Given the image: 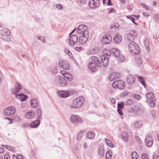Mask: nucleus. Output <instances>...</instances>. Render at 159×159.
I'll use <instances>...</instances> for the list:
<instances>
[{"instance_id": "42", "label": "nucleus", "mask_w": 159, "mask_h": 159, "mask_svg": "<svg viewBox=\"0 0 159 159\" xmlns=\"http://www.w3.org/2000/svg\"><path fill=\"white\" fill-rule=\"evenodd\" d=\"M1 35L2 36V38H3V40L7 42H9L10 41V38L9 36L3 34H1Z\"/></svg>"}, {"instance_id": "64", "label": "nucleus", "mask_w": 159, "mask_h": 159, "mask_svg": "<svg viewBox=\"0 0 159 159\" xmlns=\"http://www.w3.org/2000/svg\"><path fill=\"white\" fill-rule=\"evenodd\" d=\"M4 159H10V157L9 155L7 154H6L4 155Z\"/></svg>"}, {"instance_id": "23", "label": "nucleus", "mask_w": 159, "mask_h": 159, "mask_svg": "<svg viewBox=\"0 0 159 159\" xmlns=\"http://www.w3.org/2000/svg\"><path fill=\"white\" fill-rule=\"evenodd\" d=\"M42 112L41 108H39L36 110V113L34 114V116H36L37 119H39L41 118Z\"/></svg>"}, {"instance_id": "22", "label": "nucleus", "mask_w": 159, "mask_h": 159, "mask_svg": "<svg viewBox=\"0 0 159 159\" xmlns=\"http://www.w3.org/2000/svg\"><path fill=\"white\" fill-rule=\"evenodd\" d=\"M88 67L93 72H95L96 70V65L94 61L90 62L88 64Z\"/></svg>"}, {"instance_id": "39", "label": "nucleus", "mask_w": 159, "mask_h": 159, "mask_svg": "<svg viewBox=\"0 0 159 159\" xmlns=\"http://www.w3.org/2000/svg\"><path fill=\"white\" fill-rule=\"evenodd\" d=\"M10 112H11L13 115L15 112V108L14 106H11L7 108Z\"/></svg>"}, {"instance_id": "9", "label": "nucleus", "mask_w": 159, "mask_h": 159, "mask_svg": "<svg viewBox=\"0 0 159 159\" xmlns=\"http://www.w3.org/2000/svg\"><path fill=\"white\" fill-rule=\"evenodd\" d=\"M16 85L15 87L11 89V93L13 94H16L19 93L22 88L21 84L18 82H16Z\"/></svg>"}, {"instance_id": "38", "label": "nucleus", "mask_w": 159, "mask_h": 159, "mask_svg": "<svg viewBox=\"0 0 159 159\" xmlns=\"http://www.w3.org/2000/svg\"><path fill=\"white\" fill-rule=\"evenodd\" d=\"M131 156L132 159H139V156L136 152H133Z\"/></svg>"}, {"instance_id": "26", "label": "nucleus", "mask_w": 159, "mask_h": 159, "mask_svg": "<svg viewBox=\"0 0 159 159\" xmlns=\"http://www.w3.org/2000/svg\"><path fill=\"white\" fill-rule=\"evenodd\" d=\"M62 74L64 77L69 81H71L73 79L72 75L69 73L65 71Z\"/></svg>"}, {"instance_id": "43", "label": "nucleus", "mask_w": 159, "mask_h": 159, "mask_svg": "<svg viewBox=\"0 0 159 159\" xmlns=\"http://www.w3.org/2000/svg\"><path fill=\"white\" fill-rule=\"evenodd\" d=\"M133 103V101L131 99H128L126 100L125 102V105L127 106H130Z\"/></svg>"}, {"instance_id": "40", "label": "nucleus", "mask_w": 159, "mask_h": 159, "mask_svg": "<svg viewBox=\"0 0 159 159\" xmlns=\"http://www.w3.org/2000/svg\"><path fill=\"white\" fill-rule=\"evenodd\" d=\"M2 31L3 33L6 34L10 35V32L9 30L6 28H2Z\"/></svg>"}, {"instance_id": "11", "label": "nucleus", "mask_w": 159, "mask_h": 159, "mask_svg": "<svg viewBox=\"0 0 159 159\" xmlns=\"http://www.w3.org/2000/svg\"><path fill=\"white\" fill-rule=\"evenodd\" d=\"M111 38L109 34H105L102 38V43L103 44H107L111 42Z\"/></svg>"}, {"instance_id": "14", "label": "nucleus", "mask_w": 159, "mask_h": 159, "mask_svg": "<svg viewBox=\"0 0 159 159\" xmlns=\"http://www.w3.org/2000/svg\"><path fill=\"white\" fill-rule=\"evenodd\" d=\"M87 33H86V34H82L81 35L79 36V40L81 44H84L85 43L87 40L89 38V34H87Z\"/></svg>"}, {"instance_id": "25", "label": "nucleus", "mask_w": 159, "mask_h": 159, "mask_svg": "<svg viewBox=\"0 0 159 159\" xmlns=\"http://www.w3.org/2000/svg\"><path fill=\"white\" fill-rule=\"evenodd\" d=\"M122 39V36L118 34H116L113 38L114 41L117 43H120Z\"/></svg>"}, {"instance_id": "49", "label": "nucleus", "mask_w": 159, "mask_h": 159, "mask_svg": "<svg viewBox=\"0 0 159 159\" xmlns=\"http://www.w3.org/2000/svg\"><path fill=\"white\" fill-rule=\"evenodd\" d=\"M142 159H149L148 155L146 153H143L142 155Z\"/></svg>"}, {"instance_id": "44", "label": "nucleus", "mask_w": 159, "mask_h": 159, "mask_svg": "<svg viewBox=\"0 0 159 159\" xmlns=\"http://www.w3.org/2000/svg\"><path fill=\"white\" fill-rule=\"evenodd\" d=\"M115 76L116 75L115 74H114V73L110 74L109 77V80L110 81H112L115 80Z\"/></svg>"}, {"instance_id": "32", "label": "nucleus", "mask_w": 159, "mask_h": 159, "mask_svg": "<svg viewBox=\"0 0 159 159\" xmlns=\"http://www.w3.org/2000/svg\"><path fill=\"white\" fill-rule=\"evenodd\" d=\"M86 136L89 139H93L94 138V133L93 132H88L86 134Z\"/></svg>"}, {"instance_id": "55", "label": "nucleus", "mask_w": 159, "mask_h": 159, "mask_svg": "<svg viewBox=\"0 0 159 159\" xmlns=\"http://www.w3.org/2000/svg\"><path fill=\"white\" fill-rule=\"evenodd\" d=\"M23 126L25 128H29L30 127V124L28 122L25 123L23 124Z\"/></svg>"}, {"instance_id": "33", "label": "nucleus", "mask_w": 159, "mask_h": 159, "mask_svg": "<svg viewBox=\"0 0 159 159\" xmlns=\"http://www.w3.org/2000/svg\"><path fill=\"white\" fill-rule=\"evenodd\" d=\"M11 112H10L7 108L5 109L3 111V114L5 116H9L12 115Z\"/></svg>"}, {"instance_id": "18", "label": "nucleus", "mask_w": 159, "mask_h": 159, "mask_svg": "<svg viewBox=\"0 0 159 159\" xmlns=\"http://www.w3.org/2000/svg\"><path fill=\"white\" fill-rule=\"evenodd\" d=\"M39 100L36 98H33L31 99L30 102L32 107L36 108L38 106Z\"/></svg>"}, {"instance_id": "58", "label": "nucleus", "mask_w": 159, "mask_h": 159, "mask_svg": "<svg viewBox=\"0 0 159 159\" xmlns=\"http://www.w3.org/2000/svg\"><path fill=\"white\" fill-rule=\"evenodd\" d=\"M117 111L120 115H123V112L121 109L117 108Z\"/></svg>"}, {"instance_id": "1", "label": "nucleus", "mask_w": 159, "mask_h": 159, "mask_svg": "<svg viewBox=\"0 0 159 159\" xmlns=\"http://www.w3.org/2000/svg\"><path fill=\"white\" fill-rule=\"evenodd\" d=\"M144 108L140 103H137L133 107L129 108L128 111L130 113L133 112L135 115H139L143 112Z\"/></svg>"}, {"instance_id": "19", "label": "nucleus", "mask_w": 159, "mask_h": 159, "mask_svg": "<svg viewBox=\"0 0 159 159\" xmlns=\"http://www.w3.org/2000/svg\"><path fill=\"white\" fill-rule=\"evenodd\" d=\"M40 123V120L37 119L31 122L30 124V127L32 128H36L39 127Z\"/></svg>"}, {"instance_id": "36", "label": "nucleus", "mask_w": 159, "mask_h": 159, "mask_svg": "<svg viewBox=\"0 0 159 159\" xmlns=\"http://www.w3.org/2000/svg\"><path fill=\"white\" fill-rule=\"evenodd\" d=\"M134 16L133 15H129L126 16L127 18L131 20L132 22L135 25H139L138 23H136L135 22V19L133 17Z\"/></svg>"}, {"instance_id": "27", "label": "nucleus", "mask_w": 159, "mask_h": 159, "mask_svg": "<svg viewBox=\"0 0 159 159\" xmlns=\"http://www.w3.org/2000/svg\"><path fill=\"white\" fill-rule=\"evenodd\" d=\"M79 27H80V29H81V30L83 31V34H86V33H87V34H89V32L87 30L88 27L84 25H81L79 26Z\"/></svg>"}, {"instance_id": "46", "label": "nucleus", "mask_w": 159, "mask_h": 159, "mask_svg": "<svg viewBox=\"0 0 159 159\" xmlns=\"http://www.w3.org/2000/svg\"><path fill=\"white\" fill-rule=\"evenodd\" d=\"M124 103L123 102H119L117 104V108L122 109L124 107Z\"/></svg>"}, {"instance_id": "41", "label": "nucleus", "mask_w": 159, "mask_h": 159, "mask_svg": "<svg viewBox=\"0 0 159 159\" xmlns=\"http://www.w3.org/2000/svg\"><path fill=\"white\" fill-rule=\"evenodd\" d=\"M64 52L67 54L68 56L71 58H72L73 55L71 52L68 49L66 48L64 50Z\"/></svg>"}, {"instance_id": "16", "label": "nucleus", "mask_w": 159, "mask_h": 159, "mask_svg": "<svg viewBox=\"0 0 159 159\" xmlns=\"http://www.w3.org/2000/svg\"><path fill=\"white\" fill-rule=\"evenodd\" d=\"M100 59L102 62V66L104 67H106L108 63V59L109 57H107L105 55H102L100 57Z\"/></svg>"}, {"instance_id": "48", "label": "nucleus", "mask_w": 159, "mask_h": 159, "mask_svg": "<svg viewBox=\"0 0 159 159\" xmlns=\"http://www.w3.org/2000/svg\"><path fill=\"white\" fill-rule=\"evenodd\" d=\"M96 63L99 67H100L102 66V62L101 61H99V59L96 62Z\"/></svg>"}, {"instance_id": "13", "label": "nucleus", "mask_w": 159, "mask_h": 159, "mask_svg": "<svg viewBox=\"0 0 159 159\" xmlns=\"http://www.w3.org/2000/svg\"><path fill=\"white\" fill-rule=\"evenodd\" d=\"M69 43L72 46H73L78 41V37L76 35H72L69 36Z\"/></svg>"}, {"instance_id": "59", "label": "nucleus", "mask_w": 159, "mask_h": 159, "mask_svg": "<svg viewBox=\"0 0 159 159\" xmlns=\"http://www.w3.org/2000/svg\"><path fill=\"white\" fill-rule=\"evenodd\" d=\"M151 114L152 116L154 118L156 117V111L154 110H152L151 111Z\"/></svg>"}, {"instance_id": "63", "label": "nucleus", "mask_w": 159, "mask_h": 159, "mask_svg": "<svg viewBox=\"0 0 159 159\" xmlns=\"http://www.w3.org/2000/svg\"><path fill=\"white\" fill-rule=\"evenodd\" d=\"M16 159H24V158L20 154L18 155L16 157Z\"/></svg>"}, {"instance_id": "47", "label": "nucleus", "mask_w": 159, "mask_h": 159, "mask_svg": "<svg viewBox=\"0 0 159 159\" xmlns=\"http://www.w3.org/2000/svg\"><path fill=\"white\" fill-rule=\"evenodd\" d=\"M136 63L138 65L140 66L143 64V60L141 58H139L138 60L136 61Z\"/></svg>"}, {"instance_id": "17", "label": "nucleus", "mask_w": 159, "mask_h": 159, "mask_svg": "<svg viewBox=\"0 0 159 159\" xmlns=\"http://www.w3.org/2000/svg\"><path fill=\"white\" fill-rule=\"evenodd\" d=\"M126 81L129 84H133L135 81V77L133 75H129L127 77Z\"/></svg>"}, {"instance_id": "29", "label": "nucleus", "mask_w": 159, "mask_h": 159, "mask_svg": "<svg viewBox=\"0 0 159 159\" xmlns=\"http://www.w3.org/2000/svg\"><path fill=\"white\" fill-rule=\"evenodd\" d=\"M98 154L100 155L101 156H103L104 153V148L102 146L99 147L98 148Z\"/></svg>"}, {"instance_id": "62", "label": "nucleus", "mask_w": 159, "mask_h": 159, "mask_svg": "<svg viewBox=\"0 0 159 159\" xmlns=\"http://www.w3.org/2000/svg\"><path fill=\"white\" fill-rule=\"evenodd\" d=\"M75 50L78 51H80L82 50V48L81 47H76L75 48Z\"/></svg>"}, {"instance_id": "35", "label": "nucleus", "mask_w": 159, "mask_h": 159, "mask_svg": "<svg viewBox=\"0 0 159 159\" xmlns=\"http://www.w3.org/2000/svg\"><path fill=\"white\" fill-rule=\"evenodd\" d=\"M105 140L107 143V145L111 148H113L114 147V144L111 142L110 140L108 139L105 138Z\"/></svg>"}, {"instance_id": "6", "label": "nucleus", "mask_w": 159, "mask_h": 159, "mask_svg": "<svg viewBox=\"0 0 159 159\" xmlns=\"http://www.w3.org/2000/svg\"><path fill=\"white\" fill-rule=\"evenodd\" d=\"M112 86L114 88H118L120 90L124 89L125 87L124 82L122 80H116L112 84Z\"/></svg>"}, {"instance_id": "12", "label": "nucleus", "mask_w": 159, "mask_h": 159, "mask_svg": "<svg viewBox=\"0 0 159 159\" xmlns=\"http://www.w3.org/2000/svg\"><path fill=\"white\" fill-rule=\"evenodd\" d=\"M99 4V0H90L89 6L92 8H95L98 7Z\"/></svg>"}, {"instance_id": "5", "label": "nucleus", "mask_w": 159, "mask_h": 159, "mask_svg": "<svg viewBox=\"0 0 159 159\" xmlns=\"http://www.w3.org/2000/svg\"><path fill=\"white\" fill-rule=\"evenodd\" d=\"M70 119L72 123L76 125L80 124L82 122V118L77 115H71Z\"/></svg>"}, {"instance_id": "61", "label": "nucleus", "mask_w": 159, "mask_h": 159, "mask_svg": "<svg viewBox=\"0 0 159 159\" xmlns=\"http://www.w3.org/2000/svg\"><path fill=\"white\" fill-rule=\"evenodd\" d=\"M87 0H80V3L82 5H84L86 4Z\"/></svg>"}, {"instance_id": "4", "label": "nucleus", "mask_w": 159, "mask_h": 159, "mask_svg": "<svg viewBox=\"0 0 159 159\" xmlns=\"http://www.w3.org/2000/svg\"><path fill=\"white\" fill-rule=\"evenodd\" d=\"M147 102L151 107H155L156 103V99L154 93L152 92L146 94Z\"/></svg>"}, {"instance_id": "45", "label": "nucleus", "mask_w": 159, "mask_h": 159, "mask_svg": "<svg viewBox=\"0 0 159 159\" xmlns=\"http://www.w3.org/2000/svg\"><path fill=\"white\" fill-rule=\"evenodd\" d=\"M142 125L141 121H136L134 123L135 127L137 128H140Z\"/></svg>"}, {"instance_id": "7", "label": "nucleus", "mask_w": 159, "mask_h": 159, "mask_svg": "<svg viewBox=\"0 0 159 159\" xmlns=\"http://www.w3.org/2000/svg\"><path fill=\"white\" fill-rule=\"evenodd\" d=\"M59 64L61 67L66 70H69L70 67V65L68 62L64 60H60L59 61Z\"/></svg>"}, {"instance_id": "3", "label": "nucleus", "mask_w": 159, "mask_h": 159, "mask_svg": "<svg viewBox=\"0 0 159 159\" xmlns=\"http://www.w3.org/2000/svg\"><path fill=\"white\" fill-rule=\"evenodd\" d=\"M128 49L129 51L134 55L138 54L140 51L138 45L134 41L131 42L129 44Z\"/></svg>"}, {"instance_id": "28", "label": "nucleus", "mask_w": 159, "mask_h": 159, "mask_svg": "<svg viewBox=\"0 0 159 159\" xmlns=\"http://www.w3.org/2000/svg\"><path fill=\"white\" fill-rule=\"evenodd\" d=\"M34 116V112L30 111L26 113L25 116L27 119L32 118Z\"/></svg>"}, {"instance_id": "8", "label": "nucleus", "mask_w": 159, "mask_h": 159, "mask_svg": "<svg viewBox=\"0 0 159 159\" xmlns=\"http://www.w3.org/2000/svg\"><path fill=\"white\" fill-rule=\"evenodd\" d=\"M57 93L61 98H67L69 97L70 94L69 92L66 90H59L57 91Z\"/></svg>"}, {"instance_id": "30", "label": "nucleus", "mask_w": 159, "mask_h": 159, "mask_svg": "<svg viewBox=\"0 0 159 159\" xmlns=\"http://www.w3.org/2000/svg\"><path fill=\"white\" fill-rule=\"evenodd\" d=\"M121 138L125 142H127L128 140V137L127 134L125 132H122L121 135Z\"/></svg>"}, {"instance_id": "60", "label": "nucleus", "mask_w": 159, "mask_h": 159, "mask_svg": "<svg viewBox=\"0 0 159 159\" xmlns=\"http://www.w3.org/2000/svg\"><path fill=\"white\" fill-rule=\"evenodd\" d=\"M14 148H15L14 147H11L8 146V147H7V148H6V149H7L9 150H10L11 151H14Z\"/></svg>"}, {"instance_id": "54", "label": "nucleus", "mask_w": 159, "mask_h": 159, "mask_svg": "<svg viewBox=\"0 0 159 159\" xmlns=\"http://www.w3.org/2000/svg\"><path fill=\"white\" fill-rule=\"evenodd\" d=\"M80 28V27H79L77 29V32L78 34H80V35H82L83 32Z\"/></svg>"}, {"instance_id": "37", "label": "nucleus", "mask_w": 159, "mask_h": 159, "mask_svg": "<svg viewBox=\"0 0 159 159\" xmlns=\"http://www.w3.org/2000/svg\"><path fill=\"white\" fill-rule=\"evenodd\" d=\"M112 154V152L111 151H108L106 153V159H111Z\"/></svg>"}, {"instance_id": "31", "label": "nucleus", "mask_w": 159, "mask_h": 159, "mask_svg": "<svg viewBox=\"0 0 159 159\" xmlns=\"http://www.w3.org/2000/svg\"><path fill=\"white\" fill-rule=\"evenodd\" d=\"M139 81L143 85L145 88H146L145 84V81L144 79L141 76H138L137 77Z\"/></svg>"}, {"instance_id": "51", "label": "nucleus", "mask_w": 159, "mask_h": 159, "mask_svg": "<svg viewBox=\"0 0 159 159\" xmlns=\"http://www.w3.org/2000/svg\"><path fill=\"white\" fill-rule=\"evenodd\" d=\"M144 44L147 49H149V48L148 42H147V41H145V40H144Z\"/></svg>"}, {"instance_id": "21", "label": "nucleus", "mask_w": 159, "mask_h": 159, "mask_svg": "<svg viewBox=\"0 0 159 159\" xmlns=\"http://www.w3.org/2000/svg\"><path fill=\"white\" fill-rule=\"evenodd\" d=\"M136 32V31L134 30H131V33H129L127 35L128 39L129 41H132L134 40L136 35V34H135Z\"/></svg>"}, {"instance_id": "50", "label": "nucleus", "mask_w": 159, "mask_h": 159, "mask_svg": "<svg viewBox=\"0 0 159 159\" xmlns=\"http://www.w3.org/2000/svg\"><path fill=\"white\" fill-rule=\"evenodd\" d=\"M133 98L135 99L139 100L140 98V96L139 94H134L133 95Z\"/></svg>"}, {"instance_id": "56", "label": "nucleus", "mask_w": 159, "mask_h": 159, "mask_svg": "<svg viewBox=\"0 0 159 159\" xmlns=\"http://www.w3.org/2000/svg\"><path fill=\"white\" fill-rule=\"evenodd\" d=\"M114 74H115V78L116 79H118L121 76V75L120 74L118 73H114Z\"/></svg>"}, {"instance_id": "34", "label": "nucleus", "mask_w": 159, "mask_h": 159, "mask_svg": "<svg viewBox=\"0 0 159 159\" xmlns=\"http://www.w3.org/2000/svg\"><path fill=\"white\" fill-rule=\"evenodd\" d=\"M102 52L103 54L107 56H110L111 55V49L107 50L106 49H104L103 50Z\"/></svg>"}, {"instance_id": "20", "label": "nucleus", "mask_w": 159, "mask_h": 159, "mask_svg": "<svg viewBox=\"0 0 159 159\" xmlns=\"http://www.w3.org/2000/svg\"><path fill=\"white\" fill-rule=\"evenodd\" d=\"M111 55H113L115 57L118 58L121 56L119 51L118 49L116 48H111Z\"/></svg>"}, {"instance_id": "15", "label": "nucleus", "mask_w": 159, "mask_h": 159, "mask_svg": "<svg viewBox=\"0 0 159 159\" xmlns=\"http://www.w3.org/2000/svg\"><path fill=\"white\" fill-rule=\"evenodd\" d=\"M145 142L148 146L150 147L152 145L153 140L151 134H149L146 137Z\"/></svg>"}, {"instance_id": "53", "label": "nucleus", "mask_w": 159, "mask_h": 159, "mask_svg": "<svg viewBox=\"0 0 159 159\" xmlns=\"http://www.w3.org/2000/svg\"><path fill=\"white\" fill-rule=\"evenodd\" d=\"M91 59L93 60V61H95V63L97 61H98V60L99 59V58H98L94 56H92Z\"/></svg>"}, {"instance_id": "2", "label": "nucleus", "mask_w": 159, "mask_h": 159, "mask_svg": "<svg viewBox=\"0 0 159 159\" xmlns=\"http://www.w3.org/2000/svg\"><path fill=\"white\" fill-rule=\"evenodd\" d=\"M84 102V98L83 96H80L74 99L72 104L69 106L71 108H77L80 107Z\"/></svg>"}, {"instance_id": "52", "label": "nucleus", "mask_w": 159, "mask_h": 159, "mask_svg": "<svg viewBox=\"0 0 159 159\" xmlns=\"http://www.w3.org/2000/svg\"><path fill=\"white\" fill-rule=\"evenodd\" d=\"M38 39L40 40L43 43H45L46 41L44 37L39 36L38 37Z\"/></svg>"}, {"instance_id": "24", "label": "nucleus", "mask_w": 159, "mask_h": 159, "mask_svg": "<svg viewBox=\"0 0 159 159\" xmlns=\"http://www.w3.org/2000/svg\"><path fill=\"white\" fill-rule=\"evenodd\" d=\"M16 97L17 98L20 100L21 102L25 101L28 97V96L24 94H18L16 95Z\"/></svg>"}, {"instance_id": "10", "label": "nucleus", "mask_w": 159, "mask_h": 159, "mask_svg": "<svg viewBox=\"0 0 159 159\" xmlns=\"http://www.w3.org/2000/svg\"><path fill=\"white\" fill-rule=\"evenodd\" d=\"M57 79L58 80V85L59 86L65 87L67 84V82L66 80L61 76H57Z\"/></svg>"}, {"instance_id": "57", "label": "nucleus", "mask_w": 159, "mask_h": 159, "mask_svg": "<svg viewBox=\"0 0 159 159\" xmlns=\"http://www.w3.org/2000/svg\"><path fill=\"white\" fill-rule=\"evenodd\" d=\"M56 7L59 10H62L63 9L62 6L60 4H57Z\"/></svg>"}]
</instances>
